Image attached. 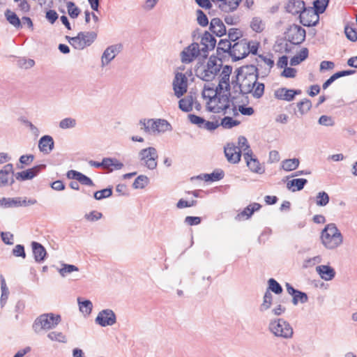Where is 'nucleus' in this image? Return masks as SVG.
Masks as SVG:
<instances>
[{
  "label": "nucleus",
  "mask_w": 357,
  "mask_h": 357,
  "mask_svg": "<svg viewBox=\"0 0 357 357\" xmlns=\"http://www.w3.org/2000/svg\"><path fill=\"white\" fill-rule=\"evenodd\" d=\"M237 81H232L231 84L234 92L245 95L252 93L256 98H261L264 93V84L257 82V68H251L246 70L241 69L236 75Z\"/></svg>",
  "instance_id": "f257e3e1"
},
{
  "label": "nucleus",
  "mask_w": 357,
  "mask_h": 357,
  "mask_svg": "<svg viewBox=\"0 0 357 357\" xmlns=\"http://www.w3.org/2000/svg\"><path fill=\"white\" fill-rule=\"evenodd\" d=\"M231 94L229 91L220 93L211 101H206V107L208 111L213 113H221L224 114L238 115V109L233 102V99L230 100Z\"/></svg>",
  "instance_id": "f03ea898"
},
{
  "label": "nucleus",
  "mask_w": 357,
  "mask_h": 357,
  "mask_svg": "<svg viewBox=\"0 0 357 357\" xmlns=\"http://www.w3.org/2000/svg\"><path fill=\"white\" fill-rule=\"evenodd\" d=\"M321 241L326 249L334 250L342 245L343 236L336 225L331 223L322 230Z\"/></svg>",
  "instance_id": "7ed1b4c3"
},
{
  "label": "nucleus",
  "mask_w": 357,
  "mask_h": 357,
  "mask_svg": "<svg viewBox=\"0 0 357 357\" xmlns=\"http://www.w3.org/2000/svg\"><path fill=\"white\" fill-rule=\"evenodd\" d=\"M268 330L274 337L282 339H290L293 337L294 330L290 324L283 319L270 320Z\"/></svg>",
  "instance_id": "20e7f679"
},
{
  "label": "nucleus",
  "mask_w": 357,
  "mask_h": 357,
  "mask_svg": "<svg viewBox=\"0 0 357 357\" xmlns=\"http://www.w3.org/2000/svg\"><path fill=\"white\" fill-rule=\"evenodd\" d=\"M221 64L215 58L211 57L206 65H201L195 70L196 76L206 82L212 81L220 70Z\"/></svg>",
  "instance_id": "39448f33"
},
{
  "label": "nucleus",
  "mask_w": 357,
  "mask_h": 357,
  "mask_svg": "<svg viewBox=\"0 0 357 357\" xmlns=\"http://www.w3.org/2000/svg\"><path fill=\"white\" fill-rule=\"evenodd\" d=\"M61 320V316L59 314L53 313L43 314L35 320L33 329L36 333H40L41 331H49L56 328Z\"/></svg>",
  "instance_id": "423d86ee"
},
{
  "label": "nucleus",
  "mask_w": 357,
  "mask_h": 357,
  "mask_svg": "<svg viewBox=\"0 0 357 357\" xmlns=\"http://www.w3.org/2000/svg\"><path fill=\"white\" fill-rule=\"evenodd\" d=\"M158 158V151L153 146L142 149L137 153V158L140 165L150 170L156 169Z\"/></svg>",
  "instance_id": "0eeeda50"
},
{
  "label": "nucleus",
  "mask_w": 357,
  "mask_h": 357,
  "mask_svg": "<svg viewBox=\"0 0 357 357\" xmlns=\"http://www.w3.org/2000/svg\"><path fill=\"white\" fill-rule=\"evenodd\" d=\"M97 33L94 31H81L77 36L68 37L69 43L77 50H83L90 46L96 39Z\"/></svg>",
  "instance_id": "6e6552de"
},
{
  "label": "nucleus",
  "mask_w": 357,
  "mask_h": 357,
  "mask_svg": "<svg viewBox=\"0 0 357 357\" xmlns=\"http://www.w3.org/2000/svg\"><path fill=\"white\" fill-rule=\"evenodd\" d=\"M206 51L203 50L197 43H192L184 48L181 53V61L185 63H189L196 59H206Z\"/></svg>",
  "instance_id": "1a4fd4ad"
},
{
  "label": "nucleus",
  "mask_w": 357,
  "mask_h": 357,
  "mask_svg": "<svg viewBox=\"0 0 357 357\" xmlns=\"http://www.w3.org/2000/svg\"><path fill=\"white\" fill-rule=\"evenodd\" d=\"M36 203L37 201L35 199H27L26 197L22 198L20 197H2L0 199V208H18L21 206H28L33 205Z\"/></svg>",
  "instance_id": "9d476101"
},
{
  "label": "nucleus",
  "mask_w": 357,
  "mask_h": 357,
  "mask_svg": "<svg viewBox=\"0 0 357 357\" xmlns=\"http://www.w3.org/2000/svg\"><path fill=\"white\" fill-rule=\"evenodd\" d=\"M188 88V79L183 73H176L172 81V89L174 96L181 98L184 96Z\"/></svg>",
  "instance_id": "9b49d317"
},
{
  "label": "nucleus",
  "mask_w": 357,
  "mask_h": 357,
  "mask_svg": "<svg viewBox=\"0 0 357 357\" xmlns=\"http://www.w3.org/2000/svg\"><path fill=\"white\" fill-rule=\"evenodd\" d=\"M305 30L301 26L293 24L287 29L286 38L291 43L299 45L305 40Z\"/></svg>",
  "instance_id": "f8f14e48"
},
{
  "label": "nucleus",
  "mask_w": 357,
  "mask_h": 357,
  "mask_svg": "<svg viewBox=\"0 0 357 357\" xmlns=\"http://www.w3.org/2000/svg\"><path fill=\"white\" fill-rule=\"evenodd\" d=\"M95 321L102 327L111 326L116 324V316L112 310L105 309L99 312Z\"/></svg>",
  "instance_id": "ddd939ff"
},
{
  "label": "nucleus",
  "mask_w": 357,
  "mask_h": 357,
  "mask_svg": "<svg viewBox=\"0 0 357 357\" xmlns=\"http://www.w3.org/2000/svg\"><path fill=\"white\" fill-rule=\"evenodd\" d=\"M248 40L242 39L234 43L232 46L231 56L234 61L245 58L249 54Z\"/></svg>",
  "instance_id": "4468645a"
},
{
  "label": "nucleus",
  "mask_w": 357,
  "mask_h": 357,
  "mask_svg": "<svg viewBox=\"0 0 357 357\" xmlns=\"http://www.w3.org/2000/svg\"><path fill=\"white\" fill-rule=\"evenodd\" d=\"M319 13L312 7H306L301 13V22L305 26H315L319 20Z\"/></svg>",
  "instance_id": "2eb2a0df"
},
{
  "label": "nucleus",
  "mask_w": 357,
  "mask_h": 357,
  "mask_svg": "<svg viewBox=\"0 0 357 357\" xmlns=\"http://www.w3.org/2000/svg\"><path fill=\"white\" fill-rule=\"evenodd\" d=\"M121 44H116L108 46L103 52L101 56V67L104 68L116 57V56L122 50Z\"/></svg>",
  "instance_id": "dca6fc26"
},
{
  "label": "nucleus",
  "mask_w": 357,
  "mask_h": 357,
  "mask_svg": "<svg viewBox=\"0 0 357 357\" xmlns=\"http://www.w3.org/2000/svg\"><path fill=\"white\" fill-rule=\"evenodd\" d=\"M14 169L11 163H8L0 170V187L11 185L14 183Z\"/></svg>",
  "instance_id": "f3484780"
},
{
  "label": "nucleus",
  "mask_w": 357,
  "mask_h": 357,
  "mask_svg": "<svg viewBox=\"0 0 357 357\" xmlns=\"http://www.w3.org/2000/svg\"><path fill=\"white\" fill-rule=\"evenodd\" d=\"M151 135H159L167 131L172 130V126L165 119H151Z\"/></svg>",
  "instance_id": "a211bd4d"
},
{
  "label": "nucleus",
  "mask_w": 357,
  "mask_h": 357,
  "mask_svg": "<svg viewBox=\"0 0 357 357\" xmlns=\"http://www.w3.org/2000/svg\"><path fill=\"white\" fill-rule=\"evenodd\" d=\"M301 93V90L288 89L284 87H281L274 91V97L278 100L290 102L295 98L296 95Z\"/></svg>",
  "instance_id": "6ab92c4d"
},
{
  "label": "nucleus",
  "mask_w": 357,
  "mask_h": 357,
  "mask_svg": "<svg viewBox=\"0 0 357 357\" xmlns=\"http://www.w3.org/2000/svg\"><path fill=\"white\" fill-rule=\"evenodd\" d=\"M45 165H36L32 168L17 172L15 174V178L19 181H24L26 180H31L36 176L42 169L45 168Z\"/></svg>",
  "instance_id": "aec40b11"
},
{
  "label": "nucleus",
  "mask_w": 357,
  "mask_h": 357,
  "mask_svg": "<svg viewBox=\"0 0 357 357\" xmlns=\"http://www.w3.org/2000/svg\"><path fill=\"white\" fill-rule=\"evenodd\" d=\"M225 154L229 162L235 164L241 160V151L234 144H228L225 147Z\"/></svg>",
  "instance_id": "412c9836"
},
{
  "label": "nucleus",
  "mask_w": 357,
  "mask_h": 357,
  "mask_svg": "<svg viewBox=\"0 0 357 357\" xmlns=\"http://www.w3.org/2000/svg\"><path fill=\"white\" fill-rule=\"evenodd\" d=\"M244 159L246 162L247 166L252 172L257 174H263L264 168L261 165L259 160L253 155V153L244 154Z\"/></svg>",
  "instance_id": "4be33fe9"
},
{
  "label": "nucleus",
  "mask_w": 357,
  "mask_h": 357,
  "mask_svg": "<svg viewBox=\"0 0 357 357\" xmlns=\"http://www.w3.org/2000/svg\"><path fill=\"white\" fill-rule=\"evenodd\" d=\"M232 68L229 66H225L222 68V72L220 75V80L218 83L219 90H223L225 91H229V77L231 73Z\"/></svg>",
  "instance_id": "5701e85b"
},
{
  "label": "nucleus",
  "mask_w": 357,
  "mask_h": 357,
  "mask_svg": "<svg viewBox=\"0 0 357 357\" xmlns=\"http://www.w3.org/2000/svg\"><path fill=\"white\" fill-rule=\"evenodd\" d=\"M215 38L208 31H206L202 36L201 42L199 43L202 49L206 51L208 55V51L212 50L215 47Z\"/></svg>",
  "instance_id": "b1692460"
},
{
  "label": "nucleus",
  "mask_w": 357,
  "mask_h": 357,
  "mask_svg": "<svg viewBox=\"0 0 357 357\" xmlns=\"http://www.w3.org/2000/svg\"><path fill=\"white\" fill-rule=\"evenodd\" d=\"M54 147L53 138L50 135L43 136L38 142V149L44 154H49Z\"/></svg>",
  "instance_id": "393cba45"
},
{
  "label": "nucleus",
  "mask_w": 357,
  "mask_h": 357,
  "mask_svg": "<svg viewBox=\"0 0 357 357\" xmlns=\"http://www.w3.org/2000/svg\"><path fill=\"white\" fill-rule=\"evenodd\" d=\"M305 8V2L303 0H289L286 7L287 12L293 15L299 14V17Z\"/></svg>",
  "instance_id": "a878e982"
},
{
  "label": "nucleus",
  "mask_w": 357,
  "mask_h": 357,
  "mask_svg": "<svg viewBox=\"0 0 357 357\" xmlns=\"http://www.w3.org/2000/svg\"><path fill=\"white\" fill-rule=\"evenodd\" d=\"M211 31L217 36L221 37L227 32L226 27L222 21L219 18H213L210 23Z\"/></svg>",
  "instance_id": "bb28decb"
},
{
  "label": "nucleus",
  "mask_w": 357,
  "mask_h": 357,
  "mask_svg": "<svg viewBox=\"0 0 357 357\" xmlns=\"http://www.w3.org/2000/svg\"><path fill=\"white\" fill-rule=\"evenodd\" d=\"M31 247L35 261L38 263L43 262L47 255L45 248L40 243L35 241L32 242Z\"/></svg>",
  "instance_id": "cd10ccee"
},
{
  "label": "nucleus",
  "mask_w": 357,
  "mask_h": 357,
  "mask_svg": "<svg viewBox=\"0 0 357 357\" xmlns=\"http://www.w3.org/2000/svg\"><path fill=\"white\" fill-rule=\"evenodd\" d=\"M316 271L320 277L326 281L331 280L335 275L334 269L329 266H318L316 267Z\"/></svg>",
  "instance_id": "c85d7f7f"
},
{
  "label": "nucleus",
  "mask_w": 357,
  "mask_h": 357,
  "mask_svg": "<svg viewBox=\"0 0 357 357\" xmlns=\"http://www.w3.org/2000/svg\"><path fill=\"white\" fill-rule=\"evenodd\" d=\"M102 165H104V169H107L109 172L119 170L123 167V164L114 158H103Z\"/></svg>",
  "instance_id": "c756f323"
},
{
  "label": "nucleus",
  "mask_w": 357,
  "mask_h": 357,
  "mask_svg": "<svg viewBox=\"0 0 357 357\" xmlns=\"http://www.w3.org/2000/svg\"><path fill=\"white\" fill-rule=\"evenodd\" d=\"M242 0H223L218 3L220 9L225 13H230L236 10Z\"/></svg>",
  "instance_id": "7c9ffc66"
},
{
  "label": "nucleus",
  "mask_w": 357,
  "mask_h": 357,
  "mask_svg": "<svg viewBox=\"0 0 357 357\" xmlns=\"http://www.w3.org/2000/svg\"><path fill=\"white\" fill-rule=\"evenodd\" d=\"M224 92L223 90H219L218 85L214 89L209 85H205L202 91V96L206 101H211L220 93Z\"/></svg>",
  "instance_id": "2f4dec72"
},
{
  "label": "nucleus",
  "mask_w": 357,
  "mask_h": 357,
  "mask_svg": "<svg viewBox=\"0 0 357 357\" xmlns=\"http://www.w3.org/2000/svg\"><path fill=\"white\" fill-rule=\"evenodd\" d=\"M193 102V96L192 95L186 96L178 101V107L183 112H188L192 110Z\"/></svg>",
  "instance_id": "473e14b6"
},
{
  "label": "nucleus",
  "mask_w": 357,
  "mask_h": 357,
  "mask_svg": "<svg viewBox=\"0 0 357 357\" xmlns=\"http://www.w3.org/2000/svg\"><path fill=\"white\" fill-rule=\"evenodd\" d=\"M307 182L305 178H294L287 183V187L292 192L298 191L304 188Z\"/></svg>",
  "instance_id": "72a5a7b5"
},
{
  "label": "nucleus",
  "mask_w": 357,
  "mask_h": 357,
  "mask_svg": "<svg viewBox=\"0 0 357 357\" xmlns=\"http://www.w3.org/2000/svg\"><path fill=\"white\" fill-rule=\"evenodd\" d=\"M79 309L84 316H89L92 311L93 304L89 300L82 301L81 298H77Z\"/></svg>",
  "instance_id": "f704fd0d"
},
{
  "label": "nucleus",
  "mask_w": 357,
  "mask_h": 357,
  "mask_svg": "<svg viewBox=\"0 0 357 357\" xmlns=\"http://www.w3.org/2000/svg\"><path fill=\"white\" fill-rule=\"evenodd\" d=\"M5 16L8 22L17 29L22 28V23L17 15L10 10L5 12Z\"/></svg>",
  "instance_id": "c9c22d12"
},
{
  "label": "nucleus",
  "mask_w": 357,
  "mask_h": 357,
  "mask_svg": "<svg viewBox=\"0 0 357 357\" xmlns=\"http://www.w3.org/2000/svg\"><path fill=\"white\" fill-rule=\"evenodd\" d=\"M224 172L221 169L213 171L211 174H205L202 176L203 179L206 182L218 181L223 178Z\"/></svg>",
  "instance_id": "e433bc0d"
},
{
  "label": "nucleus",
  "mask_w": 357,
  "mask_h": 357,
  "mask_svg": "<svg viewBox=\"0 0 357 357\" xmlns=\"http://www.w3.org/2000/svg\"><path fill=\"white\" fill-rule=\"evenodd\" d=\"M308 56V50L307 48H303L300 52L294 56L290 60L291 66H296L307 59Z\"/></svg>",
  "instance_id": "4c0bfd02"
},
{
  "label": "nucleus",
  "mask_w": 357,
  "mask_h": 357,
  "mask_svg": "<svg viewBox=\"0 0 357 357\" xmlns=\"http://www.w3.org/2000/svg\"><path fill=\"white\" fill-rule=\"evenodd\" d=\"M261 204L258 203H252L248 205L244 210L238 215V216H245L247 218L251 217L255 211H257L261 208Z\"/></svg>",
  "instance_id": "58836bf2"
},
{
  "label": "nucleus",
  "mask_w": 357,
  "mask_h": 357,
  "mask_svg": "<svg viewBox=\"0 0 357 357\" xmlns=\"http://www.w3.org/2000/svg\"><path fill=\"white\" fill-rule=\"evenodd\" d=\"M299 165V160L297 158L287 159L282 162V167L286 172L296 169Z\"/></svg>",
  "instance_id": "ea45409f"
},
{
  "label": "nucleus",
  "mask_w": 357,
  "mask_h": 357,
  "mask_svg": "<svg viewBox=\"0 0 357 357\" xmlns=\"http://www.w3.org/2000/svg\"><path fill=\"white\" fill-rule=\"evenodd\" d=\"M272 301H273V295L270 292L269 290H267L265 292V294L264 296L263 303L261 304V305L259 307L260 311L264 312V311H266L267 310H268L272 305Z\"/></svg>",
  "instance_id": "a19ab883"
},
{
  "label": "nucleus",
  "mask_w": 357,
  "mask_h": 357,
  "mask_svg": "<svg viewBox=\"0 0 357 357\" xmlns=\"http://www.w3.org/2000/svg\"><path fill=\"white\" fill-rule=\"evenodd\" d=\"M330 198L328 195L324 192L321 191L317 193L315 197L316 204L319 206H325L329 202Z\"/></svg>",
  "instance_id": "79ce46f5"
},
{
  "label": "nucleus",
  "mask_w": 357,
  "mask_h": 357,
  "mask_svg": "<svg viewBox=\"0 0 357 357\" xmlns=\"http://www.w3.org/2000/svg\"><path fill=\"white\" fill-rule=\"evenodd\" d=\"M298 112L301 115L307 113L312 107L311 101L308 99H303L297 103Z\"/></svg>",
  "instance_id": "37998d69"
},
{
  "label": "nucleus",
  "mask_w": 357,
  "mask_h": 357,
  "mask_svg": "<svg viewBox=\"0 0 357 357\" xmlns=\"http://www.w3.org/2000/svg\"><path fill=\"white\" fill-rule=\"evenodd\" d=\"M149 183V178L144 175L138 176L132 183L135 189H142Z\"/></svg>",
  "instance_id": "c03bdc74"
},
{
  "label": "nucleus",
  "mask_w": 357,
  "mask_h": 357,
  "mask_svg": "<svg viewBox=\"0 0 357 357\" xmlns=\"http://www.w3.org/2000/svg\"><path fill=\"white\" fill-rule=\"evenodd\" d=\"M1 295L0 298V303L2 307L5 305L9 296V290L6 285L5 280L3 278L1 282Z\"/></svg>",
  "instance_id": "a18cd8bd"
},
{
  "label": "nucleus",
  "mask_w": 357,
  "mask_h": 357,
  "mask_svg": "<svg viewBox=\"0 0 357 357\" xmlns=\"http://www.w3.org/2000/svg\"><path fill=\"white\" fill-rule=\"evenodd\" d=\"M76 125L77 121L71 117L65 118L59 122V128L61 129L73 128Z\"/></svg>",
  "instance_id": "49530a36"
},
{
  "label": "nucleus",
  "mask_w": 357,
  "mask_h": 357,
  "mask_svg": "<svg viewBox=\"0 0 357 357\" xmlns=\"http://www.w3.org/2000/svg\"><path fill=\"white\" fill-rule=\"evenodd\" d=\"M238 146H237L243 153V155L246 153H252V150L250 148V146L248 143V140L245 137L241 136L238 137Z\"/></svg>",
  "instance_id": "de8ad7c7"
},
{
  "label": "nucleus",
  "mask_w": 357,
  "mask_h": 357,
  "mask_svg": "<svg viewBox=\"0 0 357 357\" xmlns=\"http://www.w3.org/2000/svg\"><path fill=\"white\" fill-rule=\"evenodd\" d=\"M329 0H316L313 1V9L319 14L323 13L328 3Z\"/></svg>",
  "instance_id": "09e8293b"
},
{
  "label": "nucleus",
  "mask_w": 357,
  "mask_h": 357,
  "mask_svg": "<svg viewBox=\"0 0 357 357\" xmlns=\"http://www.w3.org/2000/svg\"><path fill=\"white\" fill-rule=\"evenodd\" d=\"M239 123L240 121L234 120L230 116H225L222 119L220 126H222L224 128L229 129L239 125Z\"/></svg>",
  "instance_id": "8fccbe9b"
},
{
  "label": "nucleus",
  "mask_w": 357,
  "mask_h": 357,
  "mask_svg": "<svg viewBox=\"0 0 357 357\" xmlns=\"http://www.w3.org/2000/svg\"><path fill=\"white\" fill-rule=\"evenodd\" d=\"M78 271V267L75 265L63 264L62 268L59 270V273L62 277H65L67 274Z\"/></svg>",
  "instance_id": "3c124183"
},
{
  "label": "nucleus",
  "mask_w": 357,
  "mask_h": 357,
  "mask_svg": "<svg viewBox=\"0 0 357 357\" xmlns=\"http://www.w3.org/2000/svg\"><path fill=\"white\" fill-rule=\"evenodd\" d=\"M68 13L71 18H76L80 13V9L72 1H68L66 4Z\"/></svg>",
  "instance_id": "603ef678"
},
{
  "label": "nucleus",
  "mask_w": 357,
  "mask_h": 357,
  "mask_svg": "<svg viewBox=\"0 0 357 357\" xmlns=\"http://www.w3.org/2000/svg\"><path fill=\"white\" fill-rule=\"evenodd\" d=\"M47 337L52 341H57L62 343H65L67 341L66 337L61 332H50L47 334Z\"/></svg>",
  "instance_id": "864d4df0"
},
{
  "label": "nucleus",
  "mask_w": 357,
  "mask_h": 357,
  "mask_svg": "<svg viewBox=\"0 0 357 357\" xmlns=\"http://www.w3.org/2000/svg\"><path fill=\"white\" fill-rule=\"evenodd\" d=\"M308 297L304 292L298 291L294 296L292 303L294 305H296L299 302L301 303H305L307 302Z\"/></svg>",
  "instance_id": "5fc2aeb1"
},
{
  "label": "nucleus",
  "mask_w": 357,
  "mask_h": 357,
  "mask_svg": "<svg viewBox=\"0 0 357 357\" xmlns=\"http://www.w3.org/2000/svg\"><path fill=\"white\" fill-rule=\"evenodd\" d=\"M250 27L255 32L260 33L264 29V24L259 17H254L251 21Z\"/></svg>",
  "instance_id": "6e6d98bb"
},
{
  "label": "nucleus",
  "mask_w": 357,
  "mask_h": 357,
  "mask_svg": "<svg viewBox=\"0 0 357 357\" xmlns=\"http://www.w3.org/2000/svg\"><path fill=\"white\" fill-rule=\"evenodd\" d=\"M112 189L111 188H105L101 190L96 191L94 193V198L96 200H100L104 198H107L112 196Z\"/></svg>",
  "instance_id": "4d7b16f0"
},
{
  "label": "nucleus",
  "mask_w": 357,
  "mask_h": 357,
  "mask_svg": "<svg viewBox=\"0 0 357 357\" xmlns=\"http://www.w3.org/2000/svg\"><path fill=\"white\" fill-rule=\"evenodd\" d=\"M232 46L229 40H220L218 45V51L221 50L223 52H228L231 55Z\"/></svg>",
  "instance_id": "13d9d810"
},
{
  "label": "nucleus",
  "mask_w": 357,
  "mask_h": 357,
  "mask_svg": "<svg viewBox=\"0 0 357 357\" xmlns=\"http://www.w3.org/2000/svg\"><path fill=\"white\" fill-rule=\"evenodd\" d=\"M268 289L276 294H280L282 292L281 285L274 279L271 278L268 280Z\"/></svg>",
  "instance_id": "bf43d9fd"
},
{
  "label": "nucleus",
  "mask_w": 357,
  "mask_h": 357,
  "mask_svg": "<svg viewBox=\"0 0 357 357\" xmlns=\"http://www.w3.org/2000/svg\"><path fill=\"white\" fill-rule=\"evenodd\" d=\"M220 126V123L218 120L212 121L204 120L202 126H200V128H204L209 131H213Z\"/></svg>",
  "instance_id": "052dcab7"
},
{
  "label": "nucleus",
  "mask_w": 357,
  "mask_h": 357,
  "mask_svg": "<svg viewBox=\"0 0 357 357\" xmlns=\"http://www.w3.org/2000/svg\"><path fill=\"white\" fill-rule=\"evenodd\" d=\"M197 20L202 26H206L208 24V17L202 10H197Z\"/></svg>",
  "instance_id": "680f3d73"
},
{
  "label": "nucleus",
  "mask_w": 357,
  "mask_h": 357,
  "mask_svg": "<svg viewBox=\"0 0 357 357\" xmlns=\"http://www.w3.org/2000/svg\"><path fill=\"white\" fill-rule=\"evenodd\" d=\"M150 121H151V119H143L139 121V124L142 126L141 130H144L146 133L151 135V123H150Z\"/></svg>",
  "instance_id": "e2e57ef3"
},
{
  "label": "nucleus",
  "mask_w": 357,
  "mask_h": 357,
  "mask_svg": "<svg viewBox=\"0 0 357 357\" xmlns=\"http://www.w3.org/2000/svg\"><path fill=\"white\" fill-rule=\"evenodd\" d=\"M228 36L230 40L236 41L242 36V33L239 29L232 28L229 29Z\"/></svg>",
  "instance_id": "0e129e2a"
},
{
  "label": "nucleus",
  "mask_w": 357,
  "mask_h": 357,
  "mask_svg": "<svg viewBox=\"0 0 357 357\" xmlns=\"http://www.w3.org/2000/svg\"><path fill=\"white\" fill-rule=\"evenodd\" d=\"M102 217V214L100 212L93 211L89 213L85 214L84 218L91 222H94L100 220Z\"/></svg>",
  "instance_id": "69168bd1"
},
{
  "label": "nucleus",
  "mask_w": 357,
  "mask_h": 357,
  "mask_svg": "<svg viewBox=\"0 0 357 357\" xmlns=\"http://www.w3.org/2000/svg\"><path fill=\"white\" fill-rule=\"evenodd\" d=\"M319 123L325 126H333L335 124V122L332 117L326 115H322L319 119Z\"/></svg>",
  "instance_id": "338daca9"
},
{
  "label": "nucleus",
  "mask_w": 357,
  "mask_h": 357,
  "mask_svg": "<svg viewBox=\"0 0 357 357\" xmlns=\"http://www.w3.org/2000/svg\"><path fill=\"white\" fill-rule=\"evenodd\" d=\"M344 32L349 40L351 41L357 40V32L354 28L350 26H346Z\"/></svg>",
  "instance_id": "774afa93"
}]
</instances>
